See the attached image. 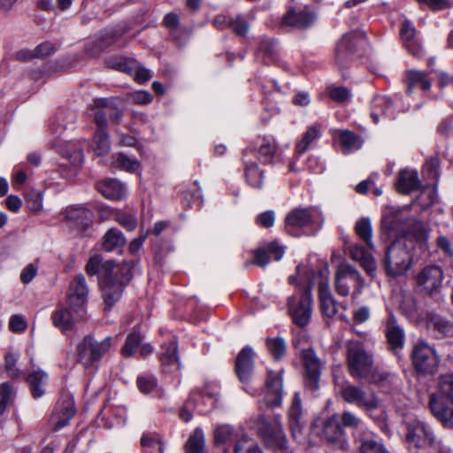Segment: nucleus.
I'll list each match as a JSON object with an SVG mask.
<instances>
[{
    "instance_id": "1",
    "label": "nucleus",
    "mask_w": 453,
    "mask_h": 453,
    "mask_svg": "<svg viewBox=\"0 0 453 453\" xmlns=\"http://www.w3.org/2000/svg\"><path fill=\"white\" fill-rule=\"evenodd\" d=\"M133 264H115L111 260L103 262L101 256H94L88 261L85 271L90 275H99L105 309H111L119 300L123 288L132 279Z\"/></svg>"
},
{
    "instance_id": "2",
    "label": "nucleus",
    "mask_w": 453,
    "mask_h": 453,
    "mask_svg": "<svg viewBox=\"0 0 453 453\" xmlns=\"http://www.w3.org/2000/svg\"><path fill=\"white\" fill-rule=\"evenodd\" d=\"M323 223L324 217L319 208L298 207L287 214L285 228L293 236L314 235L322 228Z\"/></svg>"
},
{
    "instance_id": "3",
    "label": "nucleus",
    "mask_w": 453,
    "mask_h": 453,
    "mask_svg": "<svg viewBox=\"0 0 453 453\" xmlns=\"http://www.w3.org/2000/svg\"><path fill=\"white\" fill-rule=\"evenodd\" d=\"M438 394H432L429 407L445 427L453 428V372L439 378Z\"/></svg>"
},
{
    "instance_id": "4",
    "label": "nucleus",
    "mask_w": 453,
    "mask_h": 453,
    "mask_svg": "<svg viewBox=\"0 0 453 453\" xmlns=\"http://www.w3.org/2000/svg\"><path fill=\"white\" fill-rule=\"evenodd\" d=\"M250 427L255 430L267 448L281 453L287 451V439L282 430L280 416L274 415L266 418L265 415H258L250 419Z\"/></svg>"
},
{
    "instance_id": "5",
    "label": "nucleus",
    "mask_w": 453,
    "mask_h": 453,
    "mask_svg": "<svg viewBox=\"0 0 453 453\" xmlns=\"http://www.w3.org/2000/svg\"><path fill=\"white\" fill-rule=\"evenodd\" d=\"M312 280L308 278V282L303 290L298 291L288 298V312L294 324L300 328H304L311 321L312 316Z\"/></svg>"
},
{
    "instance_id": "6",
    "label": "nucleus",
    "mask_w": 453,
    "mask_h": 453,
    "mask_svg": "<svg viewBox=\"0 0 453 453\" xmlns=\"http://www.w3.org/2000/svg\"><path fill=\"white\" fill-rule=\"evenodd\" d=\"M404 427L403 441L409 450L417 453L419 449L428 448L431 442H434L435 434L432 427L424 420L409 417L404 420Z\"/></svg>"
},
{
    "instance_id": "7",
    "label": "nucleus",
    "mask_w": 453,
    "mask_h": 453,
    "mask_svg": "<svg viewBox=\"0 0 453 453\" xmlns=\"http://www.w3.org/2000/svg\"><path fill=\"white\" fill-rule=\"evenodd\" d=\"M373 365L372 355L359 341H349L347 344V365L353 378L364 379L369 376Z\"/></svg>"
},
{
    "instance_id": "8",
    "label": "nucleus",
    "mask_w": 453,
    "mask_h": 453,
    "mask_svg": "<svg viewBox=\"0 0 453 453\" xmlns=\"http://www.w3.org/2000/svg\"><path fill=\"white\" fill-rule=\"evenodd\" d=\"M412 257L405 244L393 242L387 249L383 265L388 276L404 275L411 266Z\"/></svg>"
},
{
    "instance_id": "9",
    "label": "nucleus",
    "mask_w": 453,
    "mask_h": 453,
    "mask_svg": "<svg viewBox=\"0 0 453 453\" xmlns=\"http://www.w3.org/2000/svg\"><path fill=\"white\" fill-rule=\"evenodd\" d=\"M339 391L343 401L357 405L366 412H371L380 405V400L376 393L373 390H365L361 386L345 381L339 385Z\"/></svg>"
},
{
    "instance_id": "10",
    "label": "nucleus",
    "mask_w": 453,
    "mask_h": 453,
    "mask_svg": "<svg viewBox=\"0 0 453 453\" xmlns=\"http://www.w3.org/2000/svg\"><path fill=\"white\" fill-rule=\"evenodd\" d=\"M111 347L110 336L102 341L96 340L92 335H87L77 345V361L86 369L93 367Z\"/></svg>"
},
{
    "instance_id": "11",
    "label": "nucleus",
    "mask_w": 453,
    "mask_h": 453,
    "mask_svg": "<svg viewBox=\"0 0 453 453\" xmlns=\"http://www.w3.org/2000/svg\"><path fill=\"white\" fill-rule=\"evenodd\" d=\"M411 361L415 371L420 374L435 373L440 364L435 349L425 341H418L414 344Z\"/></svg>"
},
{
    "instance_id": "12",
    "label": "nucleus",
    "mask_w": 453,
    "mask_h": 453,
    "mask_svg": "<svg viewBox=\"0 0 453 453\" xmlns=\"http://www.w3.org/2000/svg\"><path fill=\"white\" fill-rule=\"evenodd\" d=\"M366 40L365 34L359 31L346 33L337 42L335 62L339 68H345L354 59L358 45Z\"/></svg>"
},
{
    "instance_id": "13",
    "label": "nucleus",
    "mask_w": 453,
    "mask_h": 453,
    "mask_svg": "<svg viewBox=\"0 0 453 453\" xmlns=\"http://www.w3.org/2000/svg\"><path fill=\"white\" fill-rule=\"evenodd\" d=\"M410 219L409 211L395 206H387L382 213L380 226L387 237L402 236Z\"/></svg>"
},
{
    "instance_id": "14",
    "label": "nucleus",
    "mask_w": 453,
    "mask_h": 453,
    "mask_svg": "<svg viewBox=\"0 0 453 453\" xmlns=\"http://www.w3.org/2000/svg\"><path fill=\"white\" fill-rule=\"evenodd\" d=\"M444 273L441 266L429 265L417 274L416 282L421 291L427 295H436L442 287Z\"/></svg>"
},
{
    "instance_id": "15",
    "label": "nucleus",
    "mask_w": 453,
    "mask_h": 453,
    "mask_svg": "<svg viewBox=\"0 0 453 453\" xmlns=\"http://www.w3.org/2000/svg\"><path fill=\"white\" fill-rule=\"evenodd\" d=\"M88 294V288L84 275H76L70 282L67 291V302L70 308L75 311L79 319L83 318Z\"/></svg>"
},
{
    "instance_id": "16",
    "label": "nucleus",
    "mask_w": 453,
    "mask_h": 453,
    "mask_svg": "<svg viewBox=\"0 0 453 453\" xmlns=\"http://www.w3.org/2000/svg\"><path fill=\"white\" fill-rule=\"evenodd\" d=\"M94 121L97 127H106V119L119 123L122 118V111L119 110L113 99L98 98L91 105Z\"/></svg>"
},
{
    "instance_id": "17",
    "label": "nucleus",
    "mask_w": 453,
    "mask_h": 453,
    "mask_svg": "<svg viewBox=\"0 0 453 453\" xmlns=\"http://www.w3.org/2000/svg\"><path fill=\"white\" fill-rule=\"evenodd\" d=\"M317 19V13L308 6L289 7L282 16L281 25L304 30L311 27Z\"/></svg>"
},
{
    "instance_id": "18",
    "label": "nucleus",
    "mask_w": 453,
    "mask_h": 453,
    "mask_svg": "<svg viewBox=\"0 0 453 453\" xmlns=\"http://www.w3.org/2000/svg\"><path fill=\"white\" fill-rule=\"evenodd\" d=\"M323 439L334 449H348V439L337 415H333L323 423Z\"/></svg>"
},
{
    "instance_id": "19",
    "label": "nucleus",
    "mask_w": 453,
    "mask_h": 453,
    "mask_svg": "<svg viewBox=\"0 0 453 453\" xmlns=\"http://www.w3.org/2000/svg\"><path fill=\"white\" fill-rule=\"evenodd\" d=\"M282 372L268 371L265 388L263 392V402L267 407L275 408L281 404L283 399Z\"/></svg>"
},
{
    "instance_id": "20",
    "label": "nucleus",
    "mask_w": 453,
    "mask_h": 453,
    "mask_svg": "<svg viewBox=\"0 0 453 453\" xmlns=\"http://www.w3.org/2000/svg\"><path fill=\"white\" fill-rule=\"evenodd\" d=\"M303 360L306 370L304 385L311 390H317L319 388L321 361L311 348L303 351Z\"/></svg>"
},
{
    "instance_id": "21",
    "label": "nucleus",
    "mask_w": 453,
    "mask_h": 453,
    "mask_svg": "<svg viewBox=\"0 0 453 453\" xmlns=\"http://www.w3.org/2000/svg\"><path fill=\"white\" fill-rule=\"evenodd\" d=\"M388 316L386 320L385 334L389 349L395 355L400 357L404 347L405 334L403 327L398 324L395 316L391 310H388Z\"/></svg>"
},
{
    "instance_id": "22",
    "label": "nucleus",
    "mask_w": 453,
    "mask_h": 453,
    "mask_svg": "<svg viewBox=\"0 0 453 453\" xmlns=\"http://www.w3.org/2000/svg\"><path fill=\"white\" fill-rule=\"evenodd\" d=\"M255 352L250 346L243 347L235 359V372L239 380L247 385L251 380L255 361Z\"/></svg>"
},
{
    "instance_id": "23",
    "label": "nucleus",
    "mask_w": 453,
    "mask_h": 453,
    "mask_svg": "<svg viewBox=\"0 0 453 453\" xmlns=\"http://www.w3.org/2000/svg\"><path fill=\"white\" fill-rule=\"evenodd\" d=\"M399 98L395 96V101L388 96L377 95L375 96L371 104V116L375 124L380 121V116H385L388 119L395 118V103Z\"/></svg>"
},
{
    "instance_id": "24",
    "label": "nucleus",
    "mask_w": 453,
    "mask_h": 453,
    "mask_svg": "<svg viewBox=\"0 0 453 453\" xmlns=\"http://www.w3.org/2000/svg\"><path fill=\"white\" fill-rule=\"evenodd\" d=\"M289 427L295 439L301 437L305 423L303 418L302 400L300 394L296 392L288 410Z\"/></svg>"
},
{
    "instance_id": "25",
    "label": "nucleus",
    "mask_w": 453,
    "mask_h": 453,
    "mask_svg": "<svg viewBox=\"0 0 453 453\" xmlns=\"http://www.w3.org/2000/svg\"><path fill=\"white\" fill-rule=\"evenodd\" d=\"M319 299L324 316L333 318L337 314L340 303L334 298L327 280H322L319 285Z\"/></svg>"
},
{
    "instance_id": "26",
    "label": "nucleus",
    "mask_w": 453,
    "mask_h": 453,
    "mask_svg": "<svg viewBox=\"0 0 453 453\" xmlns=\"http://www.w3.org/2000/svg\"><path fill=\"white\" fill-rule=\"evenodd\" d=\"M58 151L65 157L71 165L77 167L83 162V146L81 142L73 141L56 143Z\"/></svg>"
},
{
    "instance_id": "27",
    "label": "nucleus",
    "mask_w": 453,
    "mask_h": 453,
    "mask_svg": "<svg viewBox=\"0 0 453 453\" xmlns=\"http://www.w3.org/2000/svg\"><path fill=\"white\" fill-rule=\"evenodd\" d=\"M402 236L413 238L421 249L427 248L428 233L420 220L410 217Z\"/></svg>"
},
{
    "instance_id": "28",
    "label": "nucleus",
    "mask_w": 453,
    "mask_h": 453,
    "mask_svg": "<svg viewBox=\"0 0 453 453\" xmlns=\"http://www.w3.org/2000/svg\"><path fill=\"white\" fill-rule=\"evenodd\" d=\"M341 421L344 426L352 429L353 437L356 441L365 437V434L366 435L371 433L362 418L350 411H344L342 412Z\"/></svg>"
},
{
    "instance_id": "29",
    "label": "nucleus",
    "mask_w": 453,
    "mask_h": 453,
    "mask_svg": "<svg viewBox=\"0 0 453 453\" xmlns=\"http://www.w3.org/2000/svg\"><path fill=\"white\" fill-rule=\"evenodd\" d=\"M93 218V212L82 206L70 207L65 210V219L79 228L88 226Z\"/></svg>"
},
{
    "instance_id": "30",
    "label": "nucleus",
    "mask_w": 453,
    "mask_h": 453,
    "mask_svg": "<svg viewBox=\"0 0 453 453\" xmlns=\"http://www.w3.org/2000/svg\"><path fill=\"white\" fill-rule=\"evenodd\" d=\"M254 150H256L257 158L262 163H272L276 151V144L272 136L257 137Z\"/></svg>"
},
{
    "instance_id": "31",
    "label": "nucleus",
    "mask_w": 453,
    "mask_h": 453,
    "mask_svg": "<svg viewBox=\"0 0 453 453\" xmlns=\"http://www.w3.org/2000/svg\"><path fill=\"white\" fill-rule=\"evenodd\" d=\"M420 187L418 172L415 170H402L399 173L396 188L399 193L407 195Z\"/></svg>"
},
{
    "instance_id": "32",
    "label": "nucleus",
    "mask_w": 453,
    "mask_h": 453,
    "mask_svg": "<svg viewBox=\"0 0 453 453\" xmlns=\"http://www.w3.org/2000/svg\"><path fill=\"white\" fill-rule=\"evenodd\" d=\"M250 150V149H246L243 151L242 160L245 165V178L250 187L260 189L263 187L264 173L258 168L256 163L250 162L246 158Z\"/></svg>"
},
{
    "instance_id": "33",
    "label": "nucleus",
    "mask_w": 453,
    "mask_h": 453,
    "mask_svg": "<svg viewBox=\"0 0 453 453\" xmlns=\"http://www.w3.org/2000/svg\"><path fill=\"white\" fill-rule=\"evenodd\" d=\"M428 73L425 71L410 70L406 73L407 94L411 96L415 88H420L427 91L431 88V81L428 79Z\"/></svg>"
},
{
    "instance_id": "34",
    "label": "nucleus",
    "mask_w": 453,
    "mask_h": 453,
    "mask_svg": "<svg viewBox=\"0 0 453 453\" xmlns=\"http://www.w3.org/2000/svg\"><path fill=\"white\" fill-rule=\"evenodd\" d=\"M321 137L319 126L312 125L304 132L302 139L296 145V153L303 155L309 149L312 148Z\"/></svg>"
},
{
    "instance_id": "35",
    "label": "nucleus",
    "mask_w": 453,
    "mask_h": 453,
    "mask_svg": "<svg viewBox=\"0 0 453 453\" xmlns=\"http://www.w3.org/2000/svg\"><path fill=\"white\" fill-rule=\"evenodd\" d=\"M97 189L104 197L111 200L121 199L126 194L124 185L115 179L100 182L97 185Z\"/></svg>"
},
{
    "instance_id": "36",
    "label": "nucleus",
    "mask_w": 453,
    "mask_h": 453,
    "mask_svg": "<svg viewBox=\"0 0 453 453\" xmlns=\"http://www.w3.org/2000/svg\"><path fill=\"white\" fill-rule=\"evenodd\" d=\"M257 54L262 55L264 62L266 65L275 63L278 59V46L277 42L271 38L261 36L259 37V46Z\"/></svg>"
},
{
    "instance_id": "37",
    "label": "nucleus",
    "mask_w": 453,
    "mask_h": 453,
    "mask_svg": "<svg viewBox=\"0 0 453 453\" xmlns=\"http://www.w3.org/2000/svg\"><path fill=\"white\" fill-rule=\"evenodd\" d=\"M164 350L161 354V362L168 372L178 370L180 367L179 357L177 353L178 346L174 341L170 342L163 347Z\"/></svg>"
},
{
    "instance_id": "38",
    "label": "nucleus",
    "mask_w": 453,
    "mask_h": 453,
    "mask_svg": "<svg viewBox=\"0 0 453 453\" xmlns=\"http://www.w3.org/2000/svg\"><path fill=\"white\" fill-rule=\"evenodd\" d=\"M70 309V307L69 309L60 307L51 315L53 325L63 332L70 330L76 319L72 315Z\"/></svg>"
},
{
    "instance_id": "39",
    "label": "nucleus",
    "mask_w": 453,
    "mask_h": 453,
    "mask_svg": "<svg viewBox=\"0 0 453 453\" xmlns=\"http://www.w3.org/2000/svg\"><path fill=\"white\" fill-rule=\"evenodd\" d=\"M360 453H389L384 444L371 432L357 441Z\"/></svg>"
},
{
    "instance_id": "40",
    "label": "nucleus",
    "mask_w": 453,
    "mask_h": 453,
    "mask_svg": "<svg viewBox=\"0 0 453 453\" xmlns=\"http://www.w3.org/2000/svg\"><path fill=\"white\" fill-rule=\"evenodd\" d=\"M47 373L42 370H37L28 374L27 382L34 398H39L44 395L43 385L47 380Z\"/></svg>"
},
{
    "instance_id": "41",
    "label": "nucleus",
    "mask_w": 453,
    "mask_h": 453,
    "mask_svg": "<svg viewBox=\"0 0 453 453\" xmlns=\"http://www.w3.org/2000/svg\"><path fill=\"white\" fill-rule=\"evenodd\" d=\"M91 147L97 156H104L110 151L111 142L106 127H97Z\"/></svg>"
},
{
    "instance_id": "42",
    "label": "nucleus",
    "mask_w": 453,
    "mask_h": 453,
    "mask_svg": "<svg viewBox=\"0 0 453 453\" xmlns=\"http://www.w3.org/2000/svg\"><path fill=\"white\" fill-rule=\"evenodd\" d=\"M339 141L345 154L357 150L363 145L361 137L349 130L340 132Z\"/></svg>"
},
{
    "instance_id": "43",
    "label": "nucleus",
    "mask_w": 453,
    "mask_h": 453,
    "mask_svg": "<svg viewBox=\"0 0 453 453\" xmlns=\"http://www.w3.org/2000/svg\"><path fill=\"white\" fill-rule=\"evenodd\" d=\"M400 309L409 319L416 320L421 317L417 300L412 294H403Z\"/></svg>"
},
{
    "instance_id": "44",
    "label": "nucleus",
    "mask_w": 453,
    "mask_h": 453,
    "mask_svg": "<svg viewBox=\"0 0 453 453\" xmlns=\"http://www.w3.org/2000/svg\"><path fill=\"white\" fill-rule=\"evenodd\" d=\"M356 234L358 237L365 242L368 250H373L374 244L372 242V227L371 219L369 218H362L355 226Z\"/></svg>"
},
{
    "instance_id": "45",
    "label": "nucleus",
    "mask_w": 453,
    "mask_h": 453,
    "mask_svg": "<svg viewBox=\"0 0 453 453\" xmlns=\"http://www.w3.org/2000/svg\"><path fill=\"white\" fill-rule=\"evenodd\" d=\"M126 243V238L121 231L117 228L109 229L104 236L103 249L106 251H111Z\"/></svg>"
},
{
    "instance_id": "46",
    "label": "nucleus",
    "mask_w": 453,
    "mask_h": 453,
    "mask_svg": "<svg viewBox=\"0 0 453 453\" xmlns=\"http://www.w3.org/2000/svg\"><path fill=\"white\" fill-rule=\"evenodd\" d=\"M350 255L354 260L362 262L368 273L375 270L372 257L367 249L360 245H354L350 248Z\"/></svg>"
},
{
    "instance_id": "47",
    "label": "nucleus",
    "mask_w": 453,
    "mask_h": 453,
    "mask_svg": "<svg viewBox=\"0 0 453 453\" xmlns=\"http://www.w3.org/2000/svg\"><path fill=\"white\" fill-rule=\"evenodd\" d=\"M266 347L275 360H280L287 350V344L282 337H268L265 340Z\"/></svg>"
},
{
    "instance_id": "48",
    "label": "nucleus",
    "mask_w": 453,
    "mask_h": 453,
    "mask_svg": "<svg viewBox=\"0 0 453 453\" xmlns=\"http://www.w3.org/2000/svg\"><path fill=\"white\" fill-rule=\"evenodd\" d=\"M417 30L411 20L404 19L400 28L401 39L405 47H410L418 39L416 38Z\"/></svg>"
},
{
    "instance_id": "49",
    "label": "nucleus",
    "mask_w": 453,
    "mask_h": 453,
    "mask_svg": "<svg viewBox=\"0 0 453 453\" xmlns=\"http://www.w3.org/2000/svg\"><path fill=\"white\" fill-rule=\"evenodd\" d=\"M440 160L437 157H433L428 159L423 165L422 173L431 180L434 182L433 185L434 188L437 187L439 176H440Z\"/></svg>"
},
{
    "instance_id": "50",
    "label": "nucleus",
    "mask_w": 453,
    "mask_h": 453,
    "mask_svg": "<svg viewBox=\"0 0 453 453\" xmlns=\"http://www.w3.org/2000/svg\"><path fill=\"white\" fill-rule=\"evenodd\" d=\"M111 165L117 168H120L129 172H134L138 170L140 166V164L137 160L128 158L121 153L112 156Z\"/></svg>"
},
{
    "instance_id": "51",
    "label": "nucleus",
    "mask_w": 453,
    "mask_h": 453,
    "mask_svg": "<svg viewBox=\"0 0 453 453\" xmlns=\"http://www.w3.org/2000/svg\"><path fill=\"white\" fill-rule=\"evenodd\" d=\"M214 438L216 443H227L236 440L237 435L235 434L234 428L229 425H222L218 426L214 432Z\"/></svg>"
},
{
    "instance_id": "52",
    "label": "nucleus",
    "mask_w": 453,
    "mask_h": 453,
    "mask_svg": "<svg viewBox=\"0 0 453 453\" xmlns=\"http://www.w3.org/2000/svg\"><path fill=\"white\" fill-rule=\"evenodd\" d=\"M234 453H263V451L252 439L244 435L235 443Z\"/></svg>"
},
{
    "instance_id": "53",
    "label": "nucleus",
    "mask_w": 453,
    "mask_h": 453,
    "mask_svg": "<svg viewBox=\"0 0 453 453\" xmlns=\"http://www.w3.org/2000/svg\"><path fill=\"white\" fill-rule=\"evenodd\" d=\"M336 273H338L340 276H342L344 280L348 281L351 280L360 285L363 284L364 280L359 272L349 264H342L339 266Z\"/></svg>"
},
{
    "instance_id": "54",
    "label": "nucleus",
    "mask_w": 453,
    "mask_h": 453,
    "mask_svg": "<svg viewBox=\"0 0 453 453\" xmlns=\"http://www.w3.org/2000/svg\"><path fill=\"white\" fill-rule=\"evenodd\" d=\"M114 219L126 229L132 231L137 226L136 217L134 213L123 211L114 212Z\"/></svg>"
},
{
    "instance_id": "55",
    "label": "nucleus",
    "mask_w": 453,
    "mask_h": 453,
    "mask_svg": "<svg viewBox=\"0 0 453 453\" xmlns=\"http://www.w3.org/2000/svg\"><path fill=\"white\" fill-rule=\"evenodd\" d=\"M219 393L218 385H206L203 392H200V398H203L211 408H214L219 403Z\"/></svg>"
},
{
    "instance_id": "56",
    "label": "nucleus",
    "mask_w": 453,
    "mask_h": 453,
    "mask_svg": "<svg viewBox=\"0 0 453 453\" xmlns=\"http://www.w3.org/2000/svg\"><path fill=\"white\" fill-rule=\"evenodd\" d=\"M106 64L112 69L127 73H132L134 67L133 59L122 58H111L106 61Z\"/></svg>"
},
{
    "instance_id": "57",
    "label": "nucleus",
    "mask_w": 453,
    "mask_h": 453,
    "mask_svg": "<svg viewBox=\"0 0 453 453\" xmlns=\"http://www.w3.org/2000/svg\"><path fill=\"white\" fill-rule=\"evenodd\" d=\"M27 208L34 212H39L42 209V195L35 189L28 191L26 195Z\"/></svg>"
},
{
    "instance_id": "58",
    "label": "nucleus",
    "mask_w": 453,
    "mask_h": 453,
    "mask_svg": "<svg viewBox=\"0 0 453 453\" xmlns=\"http://www.w3.org/2000/svg\"><path fill=\"white\" fill-rule=\"evenodd\" d=\"M434 329L444 336L453 335V323L441 316H434L431 319Z\"/></svg>"
},
{
    "instance_id": "59",
    "label": "nucleus",
    "mask_w": 453,
    "mask_h": 453,
    "mask_svg": "<svg viewBox=\"0 0 453 453\" xmlns=\"http://www.w3.org/2000/svg\"><path fill=\"white\" fill-rule=\"evenodd\" d=\"M141 342V335L137 333H132L127 335L126 342L121 349V353L124 357H131L137 349Z\"/></svg>"
},
{
    "instance_id": "60",
    "label": "nucleus",
    "mask_w": 453,
    "mask_h": 453,
    "mask_svg": "<svg viewBox=\"0 0 453 453\" xmlns=\"http://www.w3.org/2000/svg\"><path fill=\"white\" fill-rule=\"evenodd\" d=\"M230 29L237 35L244 37L249 32L250 25L242 15L238 14L232 18Z\"/></svg>"
},
{
    "instance_id": "61",
    "label": "nucleus",
    "mask_w": 453,
    "mask_h": 453,
    "mask_svg": "<svg viewBox=\"0 0 453 453\" xmlns=\"http://www.w3.org/2000/svg\"><path fill=\"white\" fill-rule=\"evenodd\" d=\"M19 356L13 352H8L4 357V368L8 372L9 377L18 378L20 374L19 371L16 368Z\"/></svg>"
},
{
    "instance_id": "62",
    "label": "nucleus",
    "mask_w": 453,
    "mask_h": 453,
    "mask_svg": "<svg viewBox=\"0 0 453 453\" xmlns=\"http://www.w3.org/2000/svg\"><path fill=\"white\" fill-rule=\"evenodd\" d=\"M453 236L439 234L436 238L437 247L448 257H453Z\"/></svg>"
},
{
    "instance_id": "63",
    "label": "nucleus",
    "mask_w": 453,
    "mask_h": 453,
    "mask_svg": "<svg viewBox=\"0 0 453 453\" xmlns=\"http://www.w3.org/2000/svg\"><path fill=\"white\" fill-rule=\"evenodd\" d=\"M269 263V255L265 248H259L254 252V259L252 261H247L244 264L245 267L254 264L259 267H265Z\"/></svg>"
},
{
    "instance_id": "64",
    "label": "nucleus",
    "mask_w": 453,
    "mask_h": 453,
    "mask_svg": "<svg viewBox=\"0 0 453 453\" xmlns=\"http://www.w3.org/2000/svg\"><path fill=\"white\" fill-rule=\"evenodd\" d=\"M137 387L142 393L149 394L157 387V380L152 376H141L136 380Z\"/></svg>"
}]
</instances>
